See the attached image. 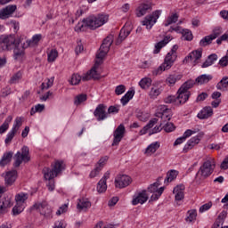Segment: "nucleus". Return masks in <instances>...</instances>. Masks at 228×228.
I'll use <instances>...</instances> for the list:
<instances>
[{
	"label": "nucleus",
	"mask_w": 228,
	"mask_h": 228,
	"mask_svg": "<svg viewBox=\"0 0 228 228\" xmlns=\"http://www.w3.org/2000/svg\"><path fill=\"white\" fill-rule=\"evenodd\" d=\"M113 45V35H109L102 42L98 53H96V61L94 67L87 71L83 77L79 74H73L71 76L70 85H79L82 81H90V79H99V73L97 69L102 63V60L106 57L110 49Z\"/></svg>",
	"instance_id": "f257e3e1"
},
{
	"label": "nucleus",
	"mask_w": 228,
	"mask_h": 228,
	"mask_svg": "<svg viewBox=\"0 0 228 228\" xmlns=\"http://www.w3.org/2000/svg\"><path fill=\"white\" fill-rule=\"evenodd\" d=\"M109 19L110 17L106 14H101L97 17L90 16L83 20L84 23H78L75 27V31H77V33H79V31H86V28H89V29H97V28H101V26L106 24Z\"/></svg>",
	"instance_id": "f03ea898"
},
{
	"label": "nucleus",
	"mask_w": 228,
	"mask_h": 228,
	"mask_svg": "<svg viewBox=\"0 0 228 228\" xmlns=\"http://www.w3.org/2000/svg\"><path fill=\"white\" fill-rule=\"evenodd\" d=\"M65 168V162L62 160H56L53 167L51 169L49 167H45L43 169L44 177L46 181H49L47 183L49 191H54V180L53 177H56L58 174H61Z\"/></svg>",
	"instance_id": "7ed1b4c3"
},
{
	"label": "nucleus",
	"mask_w": 228,
	"mask_h": 228,
	"mask_svg": "<svg viewBox=\"0 0 228 228\" xmlns=\"http://www.w3.org/2000/svg\"><path fill=\"white\" fill-rule=\"evenodd\" d=\"M179 46L175 45L171 51L166 55L164 62L155 70H153V75L158 76L165 72V70H170L175 60H177V50Z\"/></svg>",
	"instance_id": "20e7f679"
},
{
	"label": "nucleus",
	"mask_w": 228,
	"mask_h": 228,
	"mask_svg": "<svg viewBox=\"0 0 228 228\" xmlns=\"http://www.w3.org/2000/svg\"><path fill=\"white\" fill-rule=\"evenodd\" d=\"M214 170L215 165H213L210 160H207L200 167L198 173L196 174V179H200V181H204V179H207V177H209V175L213 174Z\"/></svg>",
	"instance_id": "39448f33"
},
{
	"label": "nucleus",
	"mask_w": 228,
	"mask_h": 228,
	"mask_svg": "<svg viewBox=\"0 0 228 228\" xmlns=\"http://www.w3.org/2000/svg\"><path fill=\"white\" fill-rule=\"evenodd\" d=\"M14 163L13 166L17 168L22 165V163H28L31 157H29V148L28 146H23L21 148V152L18 151L14 155Z\"/></svg>",
	"instance_id": "423d86ee"
},
{
	"label": "nucleus",
	"mask_w": 228,
	"mask_h": 228,
	"mask_svg": "<svg viewBox=\"0 0 228 228\" xmlns=\"http://www.w3.org/2000/svg\"><path fill=\"white\" fill-rule=\"evenodd\" d=\"M18 41L19 40L15 38L14 35L0 37V53L3 51H10L13 49Z\"/></svg>",
	"instance_id": "0eeeda50"
},
{
	"label": "nucleus",
	"mask_w": 228,
	"mask_h": 228,
	"mask_svg": "<svg viewBox=\"0 0 228 228\" xmlns=\"http://www.w3.org/2000/svg\"><path fill=\"white\" fill-rule=\"evenodd\" d=\"M32 209H37L45 218H53V208H51L47 201L35 203Z\"/></svg>",
	"instance_id": "6e6552de"
},
{
	"label": "nucleus",
	"mask_w": 228,
	"mask_h": 228,
	"mask_svg": "<svg viewBox=\"0 0 228 228\" xmlns=\"http://www.w3.org/2000/svg\"><path fill=\"white\" fill-rule=\"evenodd\" d=\"M161 15V11H155L151 14L146 16L144 20L142 21V26H146V29H151L152 26L156 24L159 16Z\"/></svg>",
	"instance_id": "1a4fd4ad"
},
{
	"label": "nucleus",
	"mask_w": 228,
	"mask_h": 228,
	"mask_svg": "<svg viewBox=\"0 0 228 228\" xmlns=\"http://www.w3.org/2000/svg\"><path fill=\"white\" fill-rule=\"evenodd\" d=\"M159 187V180H158L157 182H155L154 183L151 184L148 187V191L150 193H153L151 197V200H158V199H159V197L163 195V191H165V187H160L159 189H158Z\"/></svg>",
	"instance_id": "9d476101"
},
{
	"label": "nucleus",
	"mask_w": 228,
	"mask_h": 228,
	"mask_svg": "<svg viewBox=\"0 0 228 228\" xmlns=\"http://www.w3.org/2000/svg\"><path fill=\"white\" fill-rule=\"evenodd\" d=\"M131 31H133V27L131 26V23H126L125 26L121 28L118 37L116 41V45H120L124 40L131 35Z\"/></svg>",
	"instance_id": "9b49d317"
},
{
	"label": "nucleus",
	"mask_w": 228,
	"mask_h": 228,
	"mask_svg": "<svg viewBox=\"0 0 228 228\" xmlns=\"http://www.w3.org/2000/svg\"><path fill=\"white\" fill-rule=\"evenodd\" d=\"M160 110L161 112H157L155 117L161 118L160 125L166 124V122L168 123L170 118H172V110L165 105L160 107Z\"/></svg>",
	"instance_id": "f8f14e48"
},
{
	"label": "nucleus",
	"mask_w": 228,
	"mask_h": 228,
	"mask_svg": "<svg viewBox=\"0 0 228 228\" xmlns=\"http://www.w3.org/2000/svg\"><path fill=\"white\" fill-rule=\"evenodd\" d=\"M126 135V126L124 125L120 124L116 130L114 131L113 136V142H112V147H116L122 142V139Z\"/></svg>",
	"instance_id": "ddd939ff"
},
{
	"label": "nucleus",
	"mask_w": 228,
	"mask_h": 228,
	"mask_svg": "<svg viewBox=\"0 0 228 228\" xmlns=\"http://www.w3.org/2000/svg\"><path fill=\"white\" fill-rule=\"evenodd\" d=\"M152 10V4L150 1L142 3L135 10L136 17H143L147 15V12Z\"/></svg>",
	"instance_id": "4468645a"
},
{
	"label": "nucleus",
	"mask_w": 228,
	"mask_h": 228,
	"mask_svg": "<svg viewBox=\"0 0 228 228\" xmlns=\"http://www.w3.org/2000/svg\"><path fill=\"white\" fill-rule=\"evenodd\" d=\"M25 56L26 53L24 52V46H22L20 41H18V43L14 45L13 59L15 60V61H22Z\"/></svg>",
	"instance_id": "2eb2a0df"
},
{
	"label": "nucleus",
	"mask_w": 228,
	"mask_h": 228,
	"mask_svg": "<svg viewBox=\"0 0 228 228\" xmlns=\"http://www.w3.org/2000/svg\"><path fill=\"white\" fill-rule=\"evenodd\" d=\"M131 176L126 175H118L116 179H115V186L116 188H126V186H129L131 184Z\"/></svg>",
	"instance_id": "dca6fc26"
},
{
	"label": "nucleus",
	"mask_w": 228,
	"mask_h": 228,
	"mask_svg": "<svg viewBox=\"0 0 228 228\" xmlns=\"http://www.w3.org/2000/svg\"><path fill=\"white\" fill-rule=\"evenodd\" d=\"M149 200V195H147V191H142L136 193L132 200L133 206H138V204H145Z\"/></svg>",
	"instance_id": "f3484780"
},
{
	"label": "nucleus",
	"mask_w": 228,
	"mask_h": 228,
	"mask_svg": "<svg viewBox=\"0 0 228 228\" xmlns=\"http://www.w3.org/2000/svg\"><path fill=\"white\" fill-rule=\"evenodd\" d=\"M202 58V51L195 50L192 51L189 55H187L184 60L183 63H188V61H192L193 65H197L199 63V60Z\"/></svg>",
	"instance_id": "a211bd4d"
},
{
	"label": "nucleus",
	"mask_w": 228,
	"mask_h": 228,
	"mask_svg": "<svg viewBox=\"0 0 228 228\" xmlns=\"http://www.w3.org/2000/svg\"><path fill=\"white\" fill-rule=\"evenodd\" d=\"M94 115L99 122H101V120H105V118H108L106 106H104V104H99L94 111Z\"/></svg>",
	"instance_id": "6ab92c4d"
},
{
	"label": "nucleus",
	"mask_w": 228,
	"mask_h": 228,
	"mask_svg": "<svg viewBox=\"0 0 228 228\" xmlns=\"http://www.w3.org/2000/svg\"><path fill=\"white\" fill-rule=\"evenodd\" d=\"M15 10H17V5H7L0 10V19H2V20L10 19V17H12V15L15 12Z\"/></svg>",
	"instance_id": "aec40b11"
},
{
	"label": "nucleus",
	"mask_w": 228,
	"mask_h": 228,
	"mask_svg": "<svg viewBox=\"0 0 228 228\" xmlns=\"http://www.w3.org/2000/svg\"><path fill=\"white\" fill-rule=\"evenodd\" d=\"M110 179V171H107L102 178L97 183V191L98 193H104L106 190H108V185L106 184V181Z\"/></svg>",
	"instance_id": "412c9836"
},
{
	"label": "nucleus",
	"mask_w": 228,
	"mask_h": 228,
	"mask_svg": "<svg viewBox=\"0 0 228 228\" xmlns=\"http://www.w3.org/2000/svg\"><path fill=\"white\" fill-rule=\"evenodd\" d=\"M177 94L176 104H184V102L190 99V91H184L179 88Z\"/></svg>",
	"instance_id": "4be33fe9"
},
{
	"label": "nucleus",
	"mask_w": 228,
	"mask_h": 228,
	"mask_svg": "<svg viewBox=\"0 0 228 228\" xmlns=\"http://www.w3.org/2000/svg\"><path fill=\"white\" fill-rule=\"evenodd\" d=\"M200 142V135H197L195 137L191 138L188 142L183 147V152H188V151H191L195 145Z\"/></svg>",
	"instance_id": "5701e85b"
},
{
	"label": "nucleus",
	"mask_w": 228,
	"mask_h": 228,
	"mask_svg": "<svg viewBox=\"0 0 228 228\" xmlns=\"http://www.w3.org/2000/svg\"><path fill=\"white\" fill-rule=\"evenodd\" d=\"M209 117H213V108L209 106L204 107L198 113V118H200V120H205L206 118H209Z\"/></svg>",
	"instance_id": "b1692460"
},
{
	"label": "nucleus",
	"mask_w": 228,
	"mask_h": 228,
	"mask_svg": "<svg viewBox=\"0 0 228 228\" xmlns=\"http://www.w3.org/2000/svg\"><path fill=\"white\" fill-rule=\"evenodd\" d=\"M17 180V171L12 170L6 173L4 176L5 184L12 186L13 183Z\"/></svg>",
	"instance_id": "393cba45"
},
{
	"label": "nucleus",
	"mask_w": 228,
	"mask_h": 228,
	"mask_svg": "<svg viewBox=\"0 0 228 228\" xmlns=\"http://www.w3.org/2000/svg\"><path fill=\"white\" fill-rule=\"evenodd\" d=\"M173 193H175V200H183V199H184V185L180 184L175 187Z\"/></svg>",
	"instance_id": "a878e982"
},
{
	"label": "nucleus",
	"mask_w": 228,
	"mask_h": 228,
	"mask_svg": "<svg viewBox=\"0 0 228 228\" xmlns=\"http://www.w3.org/2000/svg\"><path fill=\"white\" fill-rule=\"evenodd\" d=\"M7 208H12V200L8 198L0 200V215H4L7 211Z\"/></svg>",
	"instance_id": "bb28decb"
},
{
	"label": "nucleus",
	"mask_w": 228,
	"mask_h": 228,
	"mask_svg": "<svg viewBox=\"0 0 228 228\" xmlns=\"http://www.w3.org/2000/svg\"><path fill=\"white\" fill-rule=\"evenodd\" d=\"M212 79H213V75L203 74L199 76L195 79V83L196 85H207V83H209V81H211Z\"/></svg>",
	"instance_id": "cd10ccee"
},
{
	"label": "nucleus",
	"mask_w": 228,
	"mask_h": 228,
	"mask_svg": "<svg viewBox=\"0 0 228 228\" xmlns=\"http://www.w3.org/2000/svg\"><path fill=\"white\" fill-rule=\"evenodd\" d=\"M216 60H218V55H216V53L208 55L207 60L201 65L202 69H208V67H211V65H213Z\"/></svg>",
	"instance_id": "c85d7f7f"
},
{
	"label": "nucleus",
	"mask_w": 228,
	"mask_h": 228,
	"mask_svg": "<svg viewBox=\"0 0 228 228\" xmlns=\"http://www.w3.org/2000/svg\"><path fill=\"white\" fill-rule=\"evenodd\" d=\"M12 158H13V151H7L4 153L0 160V167H6L8 163H11Z\"/></svg>",
	"instance_id": "c756f323"
},
{
	"label": "nucleus",
	"mask_w": 228,
	"mask_h": 228,
	"mask_svg": "<svg viewBox=\"0 0 228 228\" xmlns=\"http://www.w3.org/2000/svg\"><path fill=\"white\" fill-rule=\"evenodd\" d=\"M92 208V203L88 200H79L78 203L77 205V208L79 209V211H86V209Z\"/></svg>",
	"instance_id": "7c9ffc66"
},
{
	"label": "nucleus",
	"mask_w": 228,
	"mask_h": 228,
	"mask_svg": "<svg viewBox=\"0 0 228 228\" xmlns=\"http://www.w3.org/2000/svg\"><path fill=\"white\" fill-rule=\"evenodd\" d=\"M160 144L159 142H155L151 144H150L146 150L144 154H146V156H152V154H154L156 152V151H158V149H159Z\"/></svg>",
	"instance_id": "2f4dec72"
},
{
	"label": "nucleus",
	"mask_w": 228,
	"mask_h": 228,
	"mask_svg": "<svg viewBox=\"0 0 228 228\" xmlns=\"http://www.w3.org/2000/svg\"><path fill=\"white\" fill-rule=\"evenodd\" d=\"M168 42H170V37H166L163 40L157 43L155 45V50L153 51L154 54H158V53H159L161 51V49H163V47H165V45H167V44H168Z\"/></svg>",
	"instance_id": "473e14b6"
},
{
	"label": "nucleus",
	"mask_w": 228,
	"mask_h": 228,
	"mask_svg": "<svg viewBox=\"0 0 228 228\" xmlns=\"http://www.w3.org/2000/svg\"><path fill=\"white\" fill-rule=\"evenodd\" d=\"M216 89L221 92H227L228 90V77H224L216 85Z\"/></svg>",
	"instance_id": "72a5a7b5"
},
{
	"label": "nucleus",
	"mask_w": 228,
	"mask_h": 228,
	"mask_svg": "<svg viewBox=\"0 0 228 228\" xmlns=\"http://www.w3.org/2000/svg\"><path fill=\"white\" fill-rule=\"evenodd\" d=\"M40 40H42V36L40 34H37L33 36L32 39L27 40L25 47H33V45H37Z\"/></svg>",
	"instance_id": "f704fd0d"
},
{
	"label": "nucleus",
	"mask_w": 228,
	"mask_h": 228,
	"mask_svg": "<svg viewBox=\"0 0 228 228\" xmlns=\"http://www.w3.org/2000/svg\"><path fill=\"white\" fill-rule=\"evenodd\" d=\"M28 193H24V192H20L16 194L15 196V202L16 204L19 206V204L20 206H22V204H24L28 199Z\"/></svg>",
	"instance_id": "c9c22d12"
},
{
	"label": "nucleus",
	"mask_w": 228,
	"mask_h": 228,
	"mask_svg": "<svg viewBox=\"0 0 228 228\" xmlns=\"http://www.w3.org/2000/svg\"><path fill=\"white\" fill-rule=\"evenodd\" d=\"M133 97H134V90H130L128 91L122 98H121V104L123 106H126V104H127V102H129V101H131V99H133Z\"/></svg>",
	"instance_id": "e433bc0d"
},
{
	"label": "nucleus",
	"mask_w": 228,
	"mask_h": 228,
	"mask_svg": "<svg viewBox=\"0 0 228 228\" xmlns=\"http://www.w3.org/2000/svg\"><path fill=\"white\" fill-rule=\"evenodd\" d=\"M13 120V118L12 116H8L4 122L0 126V134H3V133H5L8 127H10V122Z\"/></svg>",
	"instance_id": "4c0bfd02"
},
{
	"label": "nucleus",
	"mask_w": 228,
	"mask_h": 228,
	"mask_svg": "<svg viewBox=\"0 0 228 228\" xmlns=\"http://www.w3.org/2000/svg\"><path fill=\"white\" fill-rule=\"evenodd\" d=\"M179 20V14L173 13L171 16L167 17V20L164 23V26L168 27L171 24H175Z\"/></svg>",
	"instance_id": "58836bf2"
},
{
	"label": "nucleus",
	"mask_w": 228,
	"mask_h": 228,
	"mask_svg": "<svg viewBox=\"0 0 228 228\" xmlns=\"http://www.w3.org/2000/svg\"><path fill=\"white\" fill-rule=\"evenodd\" d=\"M158 124V118H154L149 121V123L143 127L142 130H141L142 134H145L149 129H151V127H154Z\"/></svg>",
	"instance_id": "ea45409f"
},
{
	"label": "nucleus",
	"mask_w": 228,
	"mask_h": 228,
	"mask_svg": "<svg viewBox=\"0 0 228 228\" xmlns=\"http://www.w3.org/2000/svg\"><path fill=\"white\" fill-rule=\"evenodd\" d=\"M213 38L212 37L209 36H206L205 37H203L200 41V47H206L208 45H211V44H213Z\"/></svg>",
	"instance_id": "a19ab883"
},
{
	"label": "nucleus",
	"mask_w": 228,
	"mask_h": 228,
	"mask_svg": "<svg viewBox=\"0 0 228 228\" xmlns=\"http://www.w3.org/2000/svg\"><path fill=\"white\" fill-rule=\"evenodd\" d=\"M177 177V171L175 170H171L170 172H168L167 174V177L164 181V183H172V181H174V179H175Z\"/></svg>",
	"instance_id": "79ce46f5"
},
{
	"label": "nucleus",
	"mask_w": 228,
	"mask_h": 228,
	"mask_svg": "<svg viewBox=\"0 0 228 228\" xmlns=\"http://www.w3.org/2000/svg\"><path fill=\"white\" fill-rule=\"evenodd\" d=\"M161 94V89L159 87H151L149 96L151 99H157Z\"/></svg>",
	"instance_id": "37998d69"
},
{
	"label": "nucleus",
	"mask_w": 228,
	"mask_h": 228,
	"mask_svg": "<svg viewBox=\"0 0 228 228\" xmlns=\"http://www.w3.org/2000/svg\"><path fill=\"white\" fill-rule=\"evenodd\" d=\"M20 79H22V73L20 71H18L17 73L12 75L9 83L11 85H15V84L19 83V81H20Z\"/></svg>",
	"instance_id": "c03bdc74"
},
{
	"label": "nucleus",
	"mask_w": 228,
	"mask_h": 228,
	"mask_svg": "<svg viewBox=\"0 0 228 228\" xmlns=\"http://www.w3.org/2000/svg\"><path fill=\"white\" fill-rule=\"evenodd\" d=\"M45 110V105L44 104H37L35 107L31 108L30 115H35V113H42V111Z\"/></svg>",
	"instance_id": "a18cd8bd"
},
{
	"label": "nucleus",
	"mask_w": 228,
	"mask_h": 228,
	"mask_svg": "<svg viewBox=\"0 0 228 228\" xmlns=\"http://www.w3.org/2000/svg\"><path fill=\"white\" fill-rule=\"evenodd\" d=\"M195 83L196 82L193 80H188L183 84L180 89L183 90L184 92H189L188 90H190V88H193V85H195Z\"/></svg>",
	"instance_id": "49530a36"
},
{
	"label": "nucleus",
	"mask_w": 228,
	"mask_h": 228,
	"mask_svg": "<svg viewBox=\"0 0 228 228\" xmlns=\"http://www.w3.org/2000/svg\"><path fill=\"white\" fill-rule=\"evenodd\" d=\"M182 35L183 40H187L188 42H191V40H193V34L190 29H183Z\"/></svg>",
	"instance_id": "de8ad7c7"
},
{
	"label": "nucleus",
	"mask_w": 228,
	"mask_h": 228,
	"mask_svg": "<svg viewBox=\"0 0 228 228\" xmlns=\"http://www.w3.org/2000/svg\"><path fill=\"white\" fill-rule=\"evenodd\" d=\"M167 85L174 86L177 83V75H169L166 79Z\"/></svg>",
	"instance_id": "09e8293b"
},
{
	"label": "nucleus",
	"mask_w": 228,
	"mask_h": 228,
	"mask_svg": "<svg viewBox=\"0 0 228 228\" xmlns=\"http://www.w3.org/2000/svg\"><path fill=\"white\" fill-rule=\"evenodd\" d=\"M58 58V51L56 49H52L50 53H48V61L51 63L56 61Z\"/></svg>",
	"instance_id": "8fccbe9b"
},
{
	"label": "nucleus",
	"mask_w": 228,
	"mask_h": 228,
	"mask_svg": "<svg viewBox=\"0 0 228 228\" xmlns=\"http://www.w3.org/2000/svg\"><path fill=\"white\" fill-rule=\"evenodd\" d=\"M188 216L186 217V222H193L197 220V210H189L188 211Z\"/></svg>",
	"instance_id": "3c124183"
},
{
	"label": "nucleus",
	"mask_w": 228,
	"mask_h": 228,
	"mask_svg": "<svg viewBox=\"0 0 228 228\" xmlns=\"http://www.w3.org/2000/svg\"><path fill=\"white\" fill-rule=\"evenodd\" d=\"M22 126V118L20 117H17L14 120V124L12 126V130L16 131H19V129H20V126Z\"/></svg>",
	"instance_id": "603ef678"
},
{
	"label": "nucleus",
	"mask_w": 228,
	"mask_h": 228,
	"mask_svg": "<svg viewBox=\"0 0 228 228\" xmlns=\"http://www.w3.org/2000/svg\"><path fill=\"white\" fill-rule=\"evenodd\" d=\"M120 111V105H111L108 108V115H115Z\"/></svg>",
	"instance_id": "864d4df0"
},
{
	"label": "nucleus",
	"mask_w": 228,
	"mask_h": 228,
	"mask_svg": "<svg viewBox=\"0 0 228 228\" xmlns=\"http://www.w3.org/2000/svg\"><path fill=\"white\" fill-rule=\"evenodd\" d=\"M151 78H142L140 82H139V86H141V88H149L151 86Z\"/></svg>",
	"instance_id": "5fc2aeb1"
},
{
	"label": "nucleus",
	"mask_w": 228,
	"mask_h": 228,
	"mask_svg": "<svg viewBox=\"0 0 228 228\" xmlns=\"http://www.w3.org/2000/svg\"><path fill=\"white\" fill-rule=\"evenodd\" d=\"M86 94H79L75 97L74 103L76 104V106H79L81 102H85V101H86Z\"/></svg>",
	"instance_id": "6e6d98bb"
},
{
	"label": "nucleus",
	"mask_w": 228,
	"mask_h": 228,
	"mask_svg": "<svg viewBox=\"0 0 228 228\" xmlns=\"http://www.w3.org/2000/svg\"><path fill=\"white\" fill-rule=\"evenodd\" d=\"M24 211V207H22V205H18L16 203V205L13 207L12 208V215L15 216L17 215H20V213Z\"/></svg>",
	"instance_id": "4d7b16f0"
},
{
	"label": "nucleus",
	"mask_w": 228,
	"mask_h": 228,
	"mask_svg": "<svg viewBox=\"0 0 228 228\" xmlns=\"http://www.w3.org/2000/svg\"><path fill=\"white\" fill-rule=\"evenodd\" d=\"M164 131L166 133H172V131H175V126L174 123H166L165 126H163Z\"/></svg>",
	"instance_id": "13d9d810"
},
{
	"label": "nucleus",
	"mask_w": 228,
	"mask_h": 228,
	"mask_svg": "<svg viewBox=\"0 0 228 228\" xmlns=\"http://www.w3.org/2000/svg\"><path fill=\"white\" fill-rule=\"evenodd\" d=\"M15 134H17V132L13 129H12L8 134L7 137L5 138V143H10V142H12L15 136Z\"/></svg>",
	"instance_id": "bf43d9fd"
},
{
	"label": "nucleus",
	"mask_w": 228,
	"mask_h": 228,
	"mask_svg": "<svg viewBox=\"0 0 228 228\" xmlns=\"http://www.w3.org/2000/svg\"><path fill=\"white\" fill-rule=\"evenodd\" d=\"M108 159H110V157H108V156L102 157L99 159L98 167L101 168V170H102V167H104V165H106V163H108Z\"/></svg>",
	"instance_id": "052dcab7"
},
{
	"label": "nucleus",
	"mask_w": 228,
	"mask_h": 228,
	"mask_svg": "<svg viewBox=\"0 0 228 228\" xmlns=\"http://www.w3.org/2000/svg\"><path fill=\"white\" fill-rule=\"evenodd\" d=\"M219 35H222V28L217 27V28H214L213 33L210 36L215 40V39L218 38Z\"/></svg>",
	"instance_id": "680f3d73"
},
{
	"label": "nucleus",
	"mask_w": 228,
	"mask_h": 228,
	"mask_svg": "<svg viewBox=\"0 0 228 228\" xmlns=\"http://www.w3.org/2000/svg\"><path fill=\"white\" fill-rule=\"evenodd\" d=\"M124 92H126V86L124 85H119L115 89L116 95H122Z\"/></svg>",
	"instance_id": "e2e57ef3"
},
{
	"label": "nucleus",
	"mask_w": 228,
	"mask_h": 228,
	"mask_svg": "<svg viewBox=\"0 0 228 228\" xmlns=\"http://www.w3.org/2000/svg\"><path fill=\"white\" fill-rule=\"evenodd\" d=\"M212 206H213L212 202H208V203H206V204L202 205L200 208V213H204L205 211H208V209H211Z\"/></svg>",
	"instance_id": "0e129e2a"
},
{
	"label": "nucleus",
	"mask_w": 228,
	"mask_h": 228,
	"mask_svg": "<svg viewBox=\"0 0 228 228\" xmlns=\"http://www.w3.org/2000/svg\"><path fill=\"white\" fill-rule=\"evenodd\" d=\"M219 65L221 67H227L228 65V53H226L225 56H224L220 61H219Z\"/></svg>",
	"instance_id": "69168bd1"
},
{
	"label": "nucleus",
	"mask_w": 228,
	"mask_h": 228,
	"mask_svg": "<svg viewBox=\"0 0 228 228\" xmlns=\"http://www.w3.org/2000/svg\"><path fill=\"white\" fill-rule=\"evenodd\" d=\"M206 99H208L207 93H201L200 94L198 95L196 99V102H202V101H206Z\"/></svg>",
	"instance_id": "338daca9"
},
{
	"label": "nucleus",
	"mask_w": 228,
	"mask_h": 228,
	"mask_svg": "<svg viewBox=\"0 0 228 228\" xmlns=\"http://www.w3.org/2000/svg\"><path fill=\"white\" fill-rule=\"evenodd\" d=\"M220 167L222 168V170H227L228 169V156L225 157V159L223 160V162L221 163Z\"/></svg>",
	"instance_id": "774afa93"
}]
</instances>
